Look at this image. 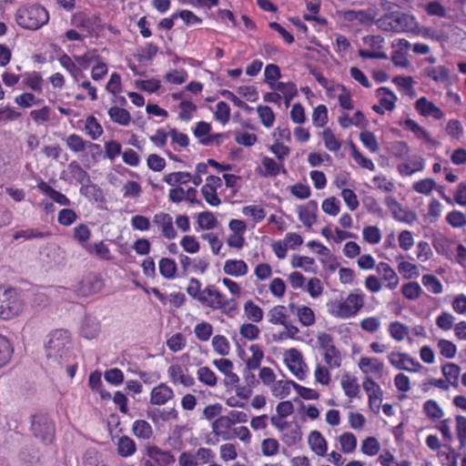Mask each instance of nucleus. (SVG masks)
<instances>
[{
	"instance_id": "obj_33",
	"label": "nucleus",
	"mask_w": 466,
	"mask_h": 466,
	"mask_svg": "<svg viewBox=\"0 0 466 466\" xmlns=\"http://www.w3.org/2000/svg\"><path fill=\"white\" fill-rule=\"evenodd\" d=\"M51 236V232L49 230H43L40 228H32L25 229H19L15 231L14 234L15 239L23 238L25 240H32V239H43L47 238Z\"/></svg>"
},
{
	"instance_id": "obj_62",
	"label": "nucleus",
	"mask_w": 466,
	"mask_h": 466,
	"mask_svg": "<svg viewBox=\"0 0 466 466\" xmlns=\"http://www.w3.org/2000/svg\"><path fill=\"white\" fill-rule=\"evenodd\" d=\"M212 347L215 352L220 356H227L230 351L228 339L223 335H216L212 339Z\"/></svg>"
},
{
	"instance_id": "obj_25",
	"label": "nucleus",
	"mask_w": 466,
	"mask_h": 466,
	"mask_svg": "<svg viewBox=\"0 0 466 466\" xmlns=\"http://www.w3.org/2000/svg\"><path fill=\"white\" fill-rule=\"evenodd\" d=\"M65 142L67 148L75 154H78L85 151L86 146L89 148H100V146L98 144L86 142L81 136L77 134H71L67 136L65 139Z\"/></svg>"
},
{
	"instance_id": "obj_56",
	"label": "nucleus",
	"mask_w": 466,
	"mask_h": 466,
	"mask_svg": "<svg viewBox=\"0 0 466 466\" xmlns=\"http://www.w3.org/2000/svg\"><path fill=\"white\" fill-rule=\"evenodd\" d=\"M178 108V118L185 122L190 121L193 118V114L197 111V106L189 100H182Z\"/></svg>"
},
{
	"instance_id": "obj_60",
	"label": "nucleus",
	"mask_w": 466,
	"mask_h": 466,
	"mask_svg": "<svg viewBox=\"0 0 466 466\" xmlns=\"http://www.w3.org/2000/svg\"><path fill=\"white\" fill-rule=\"evenodd\" d=\"M293 383L295 382L292 380H283L274 382L271 388L272 394L280 399L287 397L290 392V388L293 387Z\"/></svg>"
},
{
	"instance_id": "obj_16",
	"label": "nucleus",
	"mask_w": 466,
	"mask_h": 466,
	"mask_svg": "<svg viewBox=\"0 0 466 466\" xmlns=\"http://www.w3.org/2000/svg\"><path fill=\"white\" fill-rule=\"evenodd\" d=\"M388 359L390 364L398 370L418 372L422 369L419 361L405 353L391 352L389 354Z\"/></svg>"
},
{
	"instance_id": "obj_6",
	"label": "nucleus",
	"mask_w": 466,
	"mask_h": 466,
	"mask_svg": "<svg viewBox=\"0 0 466 466\" xmlns=\"http://www.w3.org/2000/svg\"><path fill=\"white\" fill-rule=\"evenodd\" d=\"M289 308L284 305H275L267 312L268 322L275 326L284 327V330L279 332V339H296L299 329L290 321Z\"/></svg>"
},
{
	"instance_id": "obj_44",
	"label": "nucleus",
	"mask_w": 466,
	"mask_h": 466,
	"mask_svg": "<svg viewBox=\"0 0 466 466\" xmlns=\"http://www.w3.org/2000/svg\"><path fill=\"white\" fill-rule=\"evenodd\" d=\"M86 251L90 255H95L103 260H110L112 258L108 246L103 241L90 244L86 247Z\"/></svg>"
},
{
	"instance_id": "obj_17",
	"label": "nucleus",
	"mask_w": 466,
	"mask_h": 466,
	"mask_svg": "<svg viewBox=\"0 0 466 466\" xmlns=\"http://www.w3.org/2000/svg\"><path fill=\"white\" fill-rule=\"evenodd\" d=\"M178 259L184 273L193 271L204 274L209 267L208 260L201 257L190 258L185 254H180Z\"/></svg>"
},
{
	"instance_id": "obj_64",
	"label": "nucleus",
	"mask_w": 466,
	"mask_h": 466,
	"mask_svg": "<svg viewBox=\"0 0 466 466\" xmlns=\"http://www.w3.org/2000/svg\"><path fill=\"white\" fill-rule=\"evenodd\" d=\"M84 466H106L100 453L95 449L87 450L83 456Z\"/></svg>"
},
{
	"instance_id": "obj_10",
	"label": "nucleus",
	"mask_w": 466,
	"mask_h": 466,
	"mask_svg": "<svg viewBox=\"0 0 466 466\" xmlns=\"http://www.w3.org/2000/svg\"><path fill=\"white\" fill-rule=\"evenodd\" d=\"M146 456L144 466H171L175 463L176 458L170 451L162 450L155 444L146 446Z\"/></svg>"
},
{
	"instance_id": "obj_59",
	"label": "nucleus",
	"mask_w": 466,
	"mask_h": 466,
	"mask_svg": "<svg viewBox=\"0 0 466 466\" xmlns=\"http://www.w3.org/2000/svg\"><path fill=\"white\" fill-rule=\"evenodd\" d=\"M213 333V327L209 322L201 321L194 327V334L200 341H208Z\"/></svg>"
},
{
	"instance_id": "obj_45",
	"label": "nucleus",
	"mask_w": 466,
	"mask_h": 466,
	"mask_svg": "<svg viewBox=\"0 0 466 466\" xmlns=\"http://www.w3.org/2000/svg\"><path fill=\"white\" fill-rule=\"evenodd\" d=\"M197 378L202 384L214 388L218 384V377L208 366L200 367L197 370Z\"/></svg>"
},
{
	"instance_id": "obj_14",
	"label": "nucleus",
	"mask_w": 466,
	"mask_h": 466,
	"mask_svg": "<svg viewBox=\"0 0 466 466\" xmlns=\"http://www.w3.org/2000/svg\"><path fill=\"white\" fill-rule=\"evenodd\" d=\"M175 398L174 390L165 382L154 386L149 394V403L154 406H164Z\"/></svg>"
},
{
	"instance_id": "obj_22",
	"label": "nucleus",
	"mask_w": 466,
	"mask_h": 466,
	"mask_svg": "<svg viewBox=\"0 0 466 466\" xmlns=\"http://www.w3.org/2000/svg\"><path fill=\"white\" fill-rule=\"evenodd\" d=\"M385 204L391 211L393 217L400 221L411 224L417 219V216L414 212L403 209L396 199L391 197L386 198Z\"/></svg>"
},
{
	"instance_id": "obj_35",
	"label": "nucleus",
	"mask_w": 466,
	"mask_h": 466,
	"mask_svg": "<svg viewBox=\"0 0 466 466\" xmlns=\"http://www.w3.org/2000/svg\"><path fill=\"white\" fill-rule=\"evenodd\" d=\"M85 133L92 140L98 139L104 133V129L96 116L90 115L86 116L84 127Z\"/></svg>"
},
{
	"instance_id": "obj_3",
	"label": "nucleus",
	"mask_w": 466,
	"mask_h": 466,
	"mask_svg": "<svg viewBox=\"0 0 466 466\" xmlns=\"http://www.w3.org/2000/svg\"><path fill=\"white\" fill-rule=\"evenodd\" d=\"M328 312L339 319L355 317L363 306V296L360 293L351 292L345 299H330L327 302Z\"/></svg>"
},
{
	"instance_id": "obj_28",
	"label": "nucleus",
	"mask_w": 466,
	"mask_h": 466,
	"mask_svg": "<svg viewBox=\"0 0 466 466\" xmlns=\"http://www.w3.org/2000/svg\"><path fill=\"white\" fill-rule=\"evenodd\" d=\"M308 443L310 450L318 456L324 457L327 454L328 443L319 431H312L309 434Z\"/></svg>"
},
{
	"instance_id": "obj_39",
	"label": "nucleus",
	"mask_w": 466,
	"mask_h": 466,
	"mask_svg": "<svg viewBox=\"0 0 466 466\" xmlns=\"http://www.w3.org/2000/svg\"><path fill=\"white\" fill-rule=\"evenodd\" d=\"M191 178H192V175L189 172L177 171V172L166 174L163 177V181L171 187H174V186L181 187V185H185V184H187L188 182H190Z\"/></svg>"
},
{
	"instance_id": "obj_34",
	"label": "nucleus",
	"mask_w": 466,
	"mask_h": 466,
	"mask_svg": "<svg viewBox=\"0 0 466 466\" xmlns=\"http://www.w3.org/2000/svg\"><path fill=\"white\" fill-rule=\"evenodd\" d=\"M244 316L253 323H259L264 317L263 309L252 299H248L243 305Z\"/></svg>"
},
{
	"instance_id": "obj_36",
	"label": "nucleus",
	"mask_w": 466,
	"mask_h": 466,
	"mask_svg": "<svg viewBox=\"0 0 466 466\" xmlns=\"http://www.w3.org/2000/svg\"><path fill=\"white\" fill-rule=\"evenodd\" d=\"M70 23L73 26L87 33H91L94 26L91 17L82 11L73 14Z\"/></svg>"
},
{
	"instance_id": "obj_29",
	"label": "nucleus",
	"mask_w": 466,
	"mask_h": 466,
	"mask_svg": "<svg viewBox=\"0 0 466 466\" xmlns=\"http://www.w3.org/2000/svg\"><path fill=\"white\" fill-rule=\"evenodd\" d=\"M223 272L231 277H243L248 272V266L243 259H227Z\"/></svg>"
},
{
	"instance_id": "obj_27",
	"label": "nucleus",
	"mask_w": 466,
	"mask_h": 466,
	"mask_svg": "<svg viewBox=\"0 0 466 466\" xmlns=\"http://www.w3.org/2000/svg\"><path fill=\"white\" fill-rule=\"evenodd\" d=\"M415 108L424 116H433L436 119H441L443 116V112L425 96H422L416 101Z\"/></svg>"
},
{
	"instance_id": "obj_49",
	"label": "nucleus",
	"mask_w": 466,
	"mask_h": 466,
	"mask_svg": "<svg viewBox=\"0 0 466 466\" xmlns=\"http://www.w3.org/2000/svg\"><path fill=\"white\" fill-rule=\"evenodd\" d=\"M158 50L156 44L147 42L137 50V60L140 62L151 61L157 55Z\"/></svg>"
},
{
	"instance_id": "obj_11",
	"label": "nucleus",
	"mask_w": 466,
	"mask_h": 466,
	"mask_svg": "<svg viewBox=\"0 0 466 466\" xmlns=\"http://www.w3.org/2000/svg\"><path fill=\"white\" fill-rule=\"evenodd\" d=\"M214 457L213 451L209 448L200 447L196 451H186L178 456L179 466H198L203 465Z\"/></svg>"
},
{
	"instance_id": "obj_43",
	"label": "nucleus",
	"mask_w": 466,
	"mask_h": 466,
	"mask_svg": "<svg viewBox=\"0 0 466 466\" xmlns=\"http://www.w3.org/2000/svg\"><path fill=\"white\" fill-rule=\"evenodd\" d=\"M160 275L167 279H173L176 277L177 267L174 259L162 258L158 262Z\"/></svg>"
},
{
	"instance_id": "obj_20",
	"label": "nucleus",
	"mask_w": 466,
	"mask_h": 466,
	"mask_svg": "<svg viewBox=\"0 0 466 466\" xmlns=\"http://www.w3.org/2000/svg\"><path fill=\"white\" fill-rule=\"evenodd\" d=\"M212 433L222 441H231L233 425L230 420L225 415L218 416L211 423Z\"/></svg>"
},
{
	"instance_id": "obj_21",
	"label": "nucleus",
	"mask_w": 466,
	"mask_h": 466,
	"mask_svg": "<svg viewBox=\"0 0 466 466\" xmlns=\"http://www.w3.org/2000/svg\"><path fill=\"white\" fill-rule=\"evenodd\" d=\"M262 169H257V172L264 177H275L280 173H286L284 164L275 161L273 158L265 156L261 159Z\"/></svg>"
},
{
	"instance_id": "obj_8",
	"label": "nucleus",
	"mask_w": 466,
	"mask_h": 466,
	"mask_svg": "<svg viewBox=\"0 0 466 466\" xmlns=\"http://www.w3.org/2000/svg\"><path fill=\"white\" fill-rule=\"evenodd\" d=\"M319 349L323 351V359L329 369H337L341 365V356L335 347L333 337L326 332L317 336Z\"/></svg>"
},
{
	"instance_id": "obj_57",
	"label": "nucleus",
	"mask_w": 466,
	"mask_h": 466,
	"mask_svg": "<svg viewBox=\"0 0 466 466\" xmlns=\"http://www.w3.org/2000/svg\"><path fill=\"white\" fill-rule=\"evenodd\" d=\"M302 439V431L298 425L287 430L281 437L282 441L288 446H294Z\"/></svg>"
},
{
	"instance_id": "obj_55",
	"label": "nucleus",
	"mask_w": 466,
	"mask_h": 466,
	"mask_svg": "<svg viewBox=\"0 0 466 466\" xmlns=\"http://www.w3.org/2000/svg\"><path fill=\"white\" fill-rule=\"evenodd\" d=\"M186 337L180 332L173 334L170 338L167 339V347L173 353L181 351L186 348Z\"/></svg>"
},
{
	"instance_id": "obj_61",
	"label": "nucleus",
	"mask_w": 466,
	"mask_h": 466,
	"mask_svg": "<svg viewBox=\"0 0 466 466\" xmlns=\"http://www.w3.org/2000/svg\"><path fill=\"white\" fill-rule=\"evenodd\" d=\"M341 451L344 453H351L357 447V440L353 433L344 432L339 437Z\"/></svg>"
},
{
	"instance_id": "obj_24",
	"label": "nucleus",
	"mask_w": 466,
	"mask_h": 466,
	"mask_svg": "<svg viewBox=\"0 0 466 466\" xmlns=\"http://www.w3.org/2000/svg\"><path fill=\"white\" fill-rule=\"evenodd\" d=\"M37 188L45 195L49 197L55 203L68 207L71 205V200L60 191L52 187L47 182L41 179L37 184Z\"/></svg>"
},
{
	"instance_id": "obj_46",
	"label": "nucleus",
	"mask_w": 466,
	"mask_h": 466,
	"mask_svg": "<svg viewBox=\"0 0 466 466\" xmlns=\"http://www.w3.org/2000/svg\"><path fill=\"white\" fill-rule=\"evenodd\" d=\"M441 371L445 380L453 387L459 386L461 368L455 363H446L442 366Z\"/></svg>"
},
{
	"instance_id": "obj_42",
	"label": "nucleus",
	"mask_w": 466,
	"mask_h": 466,
	"mask_svg": "<svg viewBox=\"0 0 466 466\" xmlns=\"http://www.w3.org/2000/svg\"><path fill=\"white\" fill-rule=\"evenodd\" d=\"M137 451L135 441L128 436L123 435L117 441V452L123 458L132 456Z\"/></svg>"
},
{
	"instance_id": "obj_48",
	"label": "nucleus",
	"mask_w": 466,
	"mask_h": 466,
	"mask_svg": "<svg viewBox=\"0 0 466 466\" xmlns=\"http://www.w3.org/2000/svg\"><path fill=\"white\" fill-rule=\"evenodd\" d=\"M423 167V159L420 157H414L409 162L399 165L398 170L403 176H411L415 172L420 171Z\"/></svg>"
},
{
	"instance_id": "obj_5",
	"label": "nucleus",
	"mask_w": 466,
	"mask_h": 466,
	"mask_svg": "<svg viewBox=\"0 0 466 466\" xmlns=\"http://www.w3.org/2000/svg\"><path fill=\"white\" fill-rule=\"evenodd\" d=\"M71 345V336L67 329H57L51 331L45 346L46 357L49 360L61 362L66 360Z\"/></svg>"
},
{
	"instance_id": "obj_47",
	"label": "nucleus",
	"mask_w": 466,
	"mask_h": 466,
	"mask_svg": "<svg viewBox=\"0 0 466 466\" xmlns=\"http://www.w3.org/2000/svg\"><path fill=\"white\" fill-rule=\"evenodd\" d=\"M73 238L86 250V247L90 245L91 230L86 224H78L73 229Z\"/></svg>"
},
{
	"instance_id": "obj_31",
	"label": "nucleus",
	"mask_w": 466,
	"mask_h": 466,
	"mask_svg": "<svg viewBox=\"0 0 466 466\" xmlns=\"http://www.w3.org/2000/svg\"><path fill=\"white\" fill-rule=\"evenodd\" d=\"M22 76L24 77L22 81L24 87L28 88L37 94H42L44 79L39 72H26Z\"/></svg>"
},
{
	"instance_id": "obj_53",
	"label": "nucleus",
	"mask_w": 466,
	"mask_h": 466,
	"mask_svg": "<svg viewBox=\"0 0 466 466\" xmlns=\"http://www.w3.org/2000/svg\"><path fill=\"white\" fill-rule=\"evenodd\" d=\"M322 140L324 142L325 147L331 152H337L341 147V142L336 137L333 131L329 127L323 130Z\"/></svg>"
},
{
	"instance_id": "obj_2",
	"label": "nucleus",
	"mask_w": 466,
	"mask_h": 466,
	"mask_svg": "<svg viewBox=\"0 0 466 466\" xmlns=\"http://www.w3.org/2000/svg\"><path fill=\"white\" fill-rule=\"evenodd\" d=\"M48 20L47 10L38 4L20 6L15 13L17 25L25 29L37 30L47 24Z\"/></svg>"
},
{
	"instance_id": "obj_18",
	"label": "nucleus",
	"mask_w": 466,
	"mask_h": 466,
	"mask_svg": "<svg viewBox=\"0 0 466 466\" xmlns=\"http://www.w3.org/2000/svg\"><path fill=\"white\" fill-rule=\"evenodd\" d=\"M167 377L173 385L180 384L185 388L193 387L195 379L185 372L184 368L179 364H171L167 368Z\"/></svg>"
},
{
	"instance_id": "obj_51",
	"label": "nucleus",
	"mask_w": 466,
	"mask_h": 466,
	"mask_svg": "<svg viewBox=\"0 0 466 466\" xmlns=\"http://www.w3.org/2000/svg\"><path fill=\"white\" fill-rule=\"evenodd\" d=\"M423 411L426 416L432 421L441 419L444 415L442 409L433 400H429L423 404Z\"/></svg>"
},
{
	"instance_id": "obj_23",
	"label": "nucleus",
	"mask_w": 466,
	"mask_h": 466,
	"mask_svg": "<svg viewBox=\"0 0 466 466\" xmlns=\"http://www.w3.org/2000/svg\"><path fill=\"white\" fill-rule=\"evenodd\" d=\"M289 308L291 312H296L299 322L303 327H309L315 323L316 317L311 308L305 305L298 306L295 303H289Z\"/></svg>"
},
{
	"instance_id": "obj_26",
	"label": "nucleus",
	"mask_w": 466,
	"mask_h": 466,
	"mask_svg": "<svg viewBox=\"0 0 466 466\" xmlns=\"http://www.w3.org/2000/svg\"><path fill=\"white\" fill-rule=\"evenodd\" d=\"M318 205L315 200L309 201L306 205L299 208V219L307 228H310L316 223Z\"/></svg>"
},
{
	"instance_id": "obj_12",
	"label": "nucleus",
	"mask_w": 466,
	"mask_h": 466,
	"mask_svg": "<svg viewBox=\"0 0 466 466\" xmlns=\"http://www.w3.org/2000/svg\"><path fill=\"white\" fill-rule=\"evenodd\" d=\"M105 286L104 279L96 273L90 272L78 282L76 292L81 297H88L100 292Z\"/></svg>"
},
{
	"instance_id": "obj_50",
	"label": "nucleus",
	"mask_w": 466,
	"mask_h": 466,
	"mask_svg": "<svg viewBox=\"0 0 466 466\" xmlns=\"http://www.w3.org/2000/svg\"><path fill=\"white\" fill-rule=\"evenodd\" d=\"M404 127L414 133L419 138H424L426 141L434 145L437 144L436 141L431 139L429 132L425 128L418 125L414 120L407 118L404 121Z\"/></svg>"
},
{
	"instance_id": "obj_38",
	"label": "nucleus",
	"mask_w": 466,
	"mask_h": 466,
	"mask_svg": "<svg viewBox=\"0 0 466 466\" xmlns=\"http://www.w3.org/2000/svg\"><path fill=\"white\" fill-rule=\"evenodd\" d=\"M148 418H150L154 422H167L170 420H177L178 419V412L175 408L162 410L157 409L148 413Z\"/></svg>"
},
{
	"instance_id": "obj_32",
	"label": "nucleus",
	"mask_w": 466,
	"mask_h": 466,
	"mask_svg": "<svg viewBox=\"0 0 466 466\" xmlns=\"http://www.w3.org/2000/svg\"><path fill=\"white\" fill-rule=\"evenodd\" d=\"M107 114L114 124L127 127L131 123V115L129 111L124 107L113 106L108 109Z\"/></svg>"
},
{
	"instance_id": "obj_37",
	"label": "nucleus",
	"mask_w": 466,
	"mask_h": 466,
	"mask_svg": "<svg viewBox=\"0 0 466 466\" xmlns=\"http://www.w3.org/2000/svg\"><path fill=\"white\" fill-rule=\"evenodd\" d=\"M251 356L246 360V368L248 370H255L260 367V363L264 358L262 348L258 344H252L248 348Z\"/></svg>"
},
{
	"instance_id": "obj_9",
	"label": "nucleus",
	"mask_w": 466,
	"mask_h": 466,
	"mask_svg": "<svg viewBox=\"0 0 466 466\" xmlns=\"http://www.w3.org/2000/svg\"><path fill=\"white\" fill-rule=\"evenodd\" d=\"M31 430L34 435L43 442H51L56 434L53 420L46 414H35L32 417Z\"/></svg>"
},
{
	"instance_id": "obj_15",
	"label": "nucleus",
	"mask_w": 466,
	"mask_h": 466,
	"mask_svg": "<svg viewBox=\"0 0 466 466\" xmlns=\"http://www.w3.org/2000/svg\"><path fill=\"white\" fill-rule=\"evenodd\" d=\"M153 223L157 227L163 238L171 240L175 239L177 232L174 228L173 218L168 213L158 212L153 217Z\"/></svg>"
},
{
	"instance_id": "obj_13",
	"label": "nucleus",
	"mask_w": 466,
	"mask_h": 466,
	"mask_svg": "<svg viewBox=\"0 0 466 466\" xmlns=\"http://www.w3.org/2000/svg\"><path fill=\"white\" fill-rule=\"evenodd\" d=\"M284 361L291 373L299 380H302L306 377L307 366L299 350L291 348L286 350L284 353Z\"/></svg>"
},
{
	"instance_id": "obj_1",
	"label": "nucleus",
	"mask_w": 466,
	"mask_h": 466,
	"mask_svg": "<svg viewBox=\"0 0 466 466\" xmlns=\"http://www.w3.org/2000/svg\"><path fill=\"white\" fill-rule=\"evenodd\" d=\"M186 291L188 296L198 302L203 308L232 317L238 310V303L235 298H228L216 284H207L202 288L201 281L197 278L188 279Z\"/></svg>"
},
{
	"instance_id": "obj_63",
	"label": "nucleus",
	"mask_w": 466,
	"mask_h": 466,
	"mask_svg": "<svg viewBox=\"0 0 466 466\" xmlns=\"http://www.w3.org/2000/svg\"><path fill=\"white\" fill-rule=\"evenodd\" d=\"M239 334L244 339L255 340L259 337L260 329L253 322L243 323L239 327Z\"/></svg>"
},
{
	"instance_id": "obj_7",
	"label": "nucleus",
	"mask_w": 466,
	"mask_h": 466,
	"mask_svg": "<svg viewBox=\"0 0 466 466\" xmlns=\"http://www.w3.org/2000/svg\"><path fill=\"white\" fill-rule=\"evenodd\" d=\"M416 26L412 15L396 11L380 16V29L393 32H410Z\"/></svg>"
},
{
	"instance_id": "obj_52",
	"label": "nucleus",
	"mask_w": 466,
	"mask_h": 466,
	"mask_svg": "<svg viewBox=\"0 0 466 466\" xmlns=\"http://www.w3.org/2000/svg\"><path fill=\"white\" fill-rule=\"evenodd\" d=\"M198 225L199 228L204 230H210L217 227L218 219L212 212L203 211L198 216Z\"/></svg>"
},
{
	"instance_id": "obj_30",
	"label": "nucleus",
	"mask_w": 466,
	"mask_h": 466,
	"mask_svg": "<svg viewBox=\"0 0 466 466\" xmlns=\"http://www.w3.org/2000/svg\"><path fill=\"white\" fill-rule=\"evenodd\" d=\"M58 61L61 66L68 72L75 82H79L80 79L85 77V74L81 67L67 54H63L58 58Z\"/></svg>"
},
{
	"instance_id": "obj_54",
	"label": "nucleus",
	"mask_w": 466,
	"mask_h": 466,
	"mask_svg": "<svg viewBox=\"0 0 466 466\" xmlns=\"http://www.w3.org/2000/svg\"><path fill=\"white\" fill-rule=\"evenodd\" d=\"M257 112L265 127L269 128L273 126L276 116L270 106L259 105L257 107Z\"/></svg>"
},
{
	"instance_id": "obj_19",
	"label": "nucleus",
	"mask_w": 466,
	"mask_h": 466,
	"mask_svg": "<svg viewBox=\"0 0 466 466\" xmlns=\"http://www.w3.org/2000/svg\"><path fill=\"white\" fill-rule=\"evenodd\" d=\"M233 390L236 395L228 398L226 404L231 408H246L253 392L251 385L241 386L238 384Z\"/></svg>"
},
{
	"instance_id": "obj_41",
	"label": "nucleus",
	"mask_w": 466,
	"mask_h": 466,
	"mask_svg": "<svg viewBox=\"0 0 466 466\" xmlns=\"http://www.w3.org/2000/svg\"><path fill=\"white\" fill-rule=\"evenodd\" d=\"M133 434L142 440H149L153 436L151 425L145 420H137L132 425Z\"/></svg>"
},
{
	"instance_id": "obj_4",
	"label": "nucleus",
	"mask_w": 466,
	"mask_h": 466,
	"mask_svg": "<svg viewBox=\"0 0 466 466\" xmlns=\"http://www.w3.org/2000/svg\"><path fill=\"white\" fill-rule=\"evenodd\" d=\"M24 308L25 301L17 289L0 286V319H13L23 312Z\"/></svg>"
},
{
	"instance_id": "obj_58",
	"label": "nucleus",
	"mask_w": 466,
	"mask_h": 466,
	"mask_svg": "<svg viewBox=\"0 0 466 466\" xmlns=\"http://www.w3.org/2000/svg\"><path fill=\"white\" fill-rule=\"evenodd\" d=\"M265 82L273 89L276 86V81L281 77V72L279 66L275 64H268L264 71Z\"/></svg>"
},
{
	"instance_id": "obj_40",
	"label": "nucleus",
	"mask_w": 466,
	"mask_h": 466,
	"mask_svg": "<svg viewBox=\"0 0 466 466\" xmlns=\"http://www.w3.org/2000/svg\"><path fill=\"white\" fill-rule=\"evenodd\" d=\"M14 347L11 341L0 334V369L6 366L13 356Z\"/></svg>"
}]
</instances>
